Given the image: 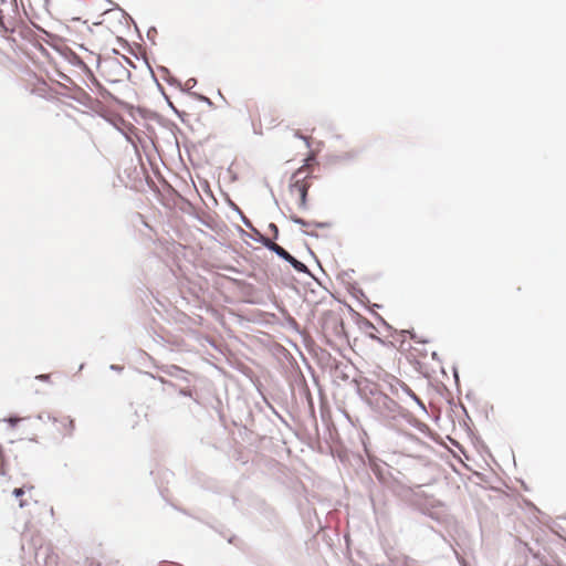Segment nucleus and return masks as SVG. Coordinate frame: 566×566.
Wrapping results in <instances>:
<instances>
[{
  "instance_id": "nucleus-5",
  "label": "nucleus",
  "mask_w": 566,
  "mask_h": 566,
  "mask_svg": "<svg viewBox=\"0 0 566 566\" xmlns=\"http://www.w3.org/2000/svg\"><path fill=\"white\" fill-rule=\"evenodd\" d=\"M160 370L169 377L184 380L187 382L189 381L188 376L190 373L177 365H166L161 367Z\"/></svg>"
},
{
  "instance_id": "nucleus-15",
  "label": "nucleus",
  "mask_w": 566,
  "mask_h": 566,
  "mask_svg": "<svg viewBox=\"0 0 566 566\" xmlns=\"http://www.w3.org/2000/svg\"><path fill=\"white\" fill-rule=\"evenodd\" d=\"M147 67H148L149 72H150V75H151L153 81H154V82H155V84H156L157 90L159 91V93H160V94L163 95V97L165 98V101H166L167 105L169 106V108H170V107H172V106H174V103L171 102L170 97H169V96H168V94L166 93V91H165L164 86L159 83V81H158V78L156 77V75H155V73H154V71H153V69H151V66H150V64H149V63H147Z\"/></svg>"
},
{
  "instance_id": "nucleus-48",
  "label": "nucleus",
  "mask_w": 566,
  "mask_h": 566,
  "mask_svg": "<svg viewBox=\"0 0 566 566\" xmlns=\"http://www.w3.org/2000/svg\"><path fill=\"white\" fill-rule=\"evenodd\" d=\"M111 370L113 371H116V373H122L124 370V366H120V365H116V364H112L109 365L108 367Z\"/></svg>"
},
{
  "instance_id": "nucleus-35",
  "label": "nucleus",
  "mask_w": 566,
  "mask_h": 566,
  "mask_svg": "<svg viewBox=\"0 0 566 566\" xmlns=\"http://www.w3.org/2000/svg\"><path fill=\"white\" fill-rule=\"evenodd\" d=\"M311 227L316 229H327L332 227V223L328 221H311Z\"/></svg>"
},
{
  "instance_id": "nucleus-64",
  "label": "nucleus",
  "mask_w": 566,
  "mask_h": 566,
  "mask_svg": "<svg viewBox=\"0 0 566 566\" xmlns=\"http://www.w3.org/2000/svg\"><path fill=\"white\" fill-rule=\"evenodd\" d=\"M431 357H432V359H434V360H438V361L440 360V358H439V356H438V353H437V352H432Z\"/></svg>"
},
{
  "instance_id": "nucleus-41",
  "label": "nucleus",
  "mask_w": 566,
  "mask_h": 566,
  "mask_svg": "<svg viewBox=\"0 0 566 566\" xmlns=\"http://www.w3.org/2000/svg\"><path fill=\"white\" fill-rule=\"evenodd\" d=\"M196 85H197V78L190 77L189 80H187V82L184 86H185V90L191 91Z\"/></svg>"
},
{
  "instance_id": "nucleus-40",
  "label": "nucleus",
  "mask_w": 566,
  "mask_h": 566,
  "mask_svg": "<svg viewBox=\"0 0 566 566\" xmlns=\"http://www.w3.org/2000/svg\"><path fill=\"white\" fill-rule=\"evenodd\" d=\"M240 220L243 222V224L248 228V229H252L253 227V223L251 222L250 219H248L245 217V214L241 211V214H238Z\"/></svg>"
},
{
  "instance_id": "nucleus-53",
  "label": "nucleus",
  "mask_w": 566,
  "mask_h": 566,
  "mask_svg": "<svg viewBox=\"0 0 566 566\" xmlns=\"http://www.w3.org/2000/svg\"><path fill=\"white\" fill-rule=\"evenodd\" d=\"M368 336H369V338L377 340L380 344H384V340L381 338H379L378 336H376V333L369 334Z\"/></svg>"
},
{
  "instance_id": "nucleus-21",
  "label": "nucleus",
  "mask_w": 566,
  "mask_h": 566,
  "mask_svg": "<svg viewBox=\"0 0 566 566\" xmlns=\"http://www.w3.org/2000/svg\"><path fill=\"white\" fill-rule=\"evenodd\" d=\"M105 1H106L107 3H109V4H112V6H113V7H112V10H118V11L122 13V15H123L127 21H129V22L134 23L136 31L139 33V29H138V27H137L136 22L134 21V19H133V18H132V17H130V15H129V14H128L124 9H123V8H120L117 3H115V2H114V1H112V0H105Z\"/></svg>"
},
{
  "instance_id": "nucleus-59",
  "label": "nucleus",
  "mask_w": 566,
  "mask_h": 566,
  "mask_svg": "<svg viewBox=\"0 0 566 566\" xmlns=\"http://www.w3.org/2000/svg\"><path fill=\"white\" fill-rule=\"evenodd\" d=\"M235 539H237V536H235V535H231V536H229V537L227 538V541H228V543H229V544H234Z\"/></svg>"
},
{
  "instance_id": "nucleus-62",
  "label": "nucleus",
  "mask_w": 566,
  "mask_h": 566,
  "mask_svg": "<svg viewBox=\"0 0 566 566\" xmlns=\"http://www.w3.org/2000/svg\"><path fill=\"white\" fill-rule=\"evenodd\" d=\"M415 560L407 557L406 560H405V566H411V563H413Z\"/></svg>"
},
{
  "instance_id": "nucleus-6",
  "label": "nucleus",
  "mask_w": 566,
  "mask_h": 566,
  "mask_svg": "<svg viewBox=\"0 0 566 566\" xmlns=\"http://www.w3.org/2000/svg\"><path fill=\"white\" fill-rule=\"evenodd\" d=\"M97 90H98L99 95L104 99L109 101V102L116 104L120 108H133V105H130V104L124 102L123 99L118 98L117 96H115L112 92H109L106 87H104L99 83L97 84Z\"/></svg>"
},
{
  "instance_id": "nucleus-24",
  "label": "nucleus",
  "mask_w": 566,
  "mask_h": 566,
  "mask_svg": "<svg viewBox=\"0 0 566 566\" xmlns=\"http://www.w3.org/2000/svg\"><path fill=\"white\" fill-rule=\"evenodd\" d=\"M185 94H188L189 96L193 97L195 99H197L199 102L206 103L210 107L213 106V102L203 94H200V93H197L193 91H188Z\"/></svg>"
},
{
  "instance_id": "nucleus-46",
  "label": "nucleus",
  "mask_w": 566,
  "mask_h": 566,
  "mask_svg": "<svg viewBox=\"0 0 566 566\" xmlns=\"http://www.w3.org/2000/svg\"><path fill=\"white\" fill-rule=\"evenodd\" d=\"M355 273L354 269H348L346 271H343L338 277H352V275Z\"/></svg>"
},
{
  "instance_id": "nucleus-9",
  "label": "nucleus",
  "mask_w": 566,
  "mask_h": 566,
  "mask_svg": "<svg viewBox=\"0 0 566 566\" xmlns=\"http://www.w3.org/2000/svg\"><path fill=\"white\" fill-rule=\"evenodd\" d=\"M63 54H64L65 59L69 61V63L72 64L73 66L80 67L83 71L88 70V66L84 63L82 57L78 54H76L74 51H72L71 49H69V48L64 49Z\"/></svg>"
},
{
  "instance_id": "nucleus-13",
  "label": "nucleus",
  "mask_w": 566,
  "mask_h": 566,
  "mask_svg": "<svg viewBox=\"0 0 566 566\" xmlns=\"http://www.w3.org/2000/svg\"><path fill=\"white\" fill-rule=\"evenodd\" d=\"M347 291L356 300H358L360 302L366 301V302L369 303V300H368L367 295L365 294L363 289L356 282L349 283L348 286H347Z\"/></svg>"
},
{
  "instance_id": "nucleus-27",
  "label": "nucleus",
  "mask_w": 566,
  "mask_h": 566,
  "mask_svg": "<svg viewBox=\"0 0 566 566\" xmlns=\"http://www.w3.org/2000/svg\"><path fill=\"white\" fill-rule=\"evenodd\" d=\"M390 378V381L386 382V388H384L385 390H388L391 395L394 396H398V390H399V385H397L394 380H392V377L394 376H388Z\"/></svg>"
},
{
  "instance_id": "nucleus-61",
  "label": "nucleus",
  "mask_w": 566,
  "mask_h": 566,
  "mask_svg": "<svg viewBox=\"0 0 566 566\" xmlns=\"http://www.w3.org/2000/svg\"><path fill=\"white\" fill-rule=\"evenodd\" d=\"M0 475L6 476L7 475V469L6 467H0Z\"/></svg>"
},
{
  "instance_id": "nucleus-22",
  "label": "nucleus",
  "mask_w": 566,
  "mask_h": 566,
  "mask_svg": "<svg viewBox=\"0 0 566 566\" xmlns=\"http://www.w3.org/2000/svg\"><path fill=\"white\" fill-rule=\"evenodd\" d=\"M387 392L385 389H382V391L378 395V397H376L374 400L369 401V405L368 407L377 413L381 402H382V399H385Z\"/></svg>"
},
{
  "instance_id": "nucleus-14",
  "label": "nucleus",
  "mask_w": 566,
  "mask_h": 566,
  "mask_svg": "<svg viewBox=\"0 0 566 566\" xmlns=\"http://www.w3.org/2000/svg\"><path fill=\"white\" fill-rule=\"evenodd\" d=\"M357 157L356 151H347L340 155H331L328 157L329 164H338L340 161H352Z\"/></svg>"
},
{
  "instance_id": "nucleus-1",
  "label": "nucleus",
  "mask_w": 566,
  "mask_h": 566,
  "mask_svg": "<svg viewBox=\"0 0 566 566\" xmlns=\"http://www.w3.org/2000/svg\"><path fill=\"white\" fill-rule=\"evenodd\" d=\"M352 382L355 385L357 396L367 406L369 401L374 400L382 391L384 387L369 378L359 377L354 378Z\"/></svg>"
},
{
  "instance_id": "nucleus-29",
  "label": "nucleus",
  "mask_w": 566,
  "mask_h": 566,
  "mask_svg": "<svg viewBox=\"0 0 566 566\" xmlns=\"http://www.w3.org/2000/svg\"><path fill=\"white\" fill-rule=\"evenodd\" d=\"M290 220L293 223L302 226V227H306V228L311 227V221H307V220H305V219H303V218H301V217H298L296 214L290 216Z\"/></svg>"
},
{
  "instance_id": "nucleus-33",
  "label": "nucleus",
  "mask_w": 566,
  "mask_h": 566,
  "mask_svg": "<svg viewBox=\"0 0 566 566\" xmlns=\"http://www.w3.org/2000/svg\"><path fill=\"white\" fill-rule=\"evenodd\" d=\"M220 269L231 272V273H235V274H241V275L244 274L243 270H241L237 266L230 265V264H223L220 266Z\"/></svg>"
},
{
  "instance_id": "nucleus-44",
  "label": "nucleus",
  "mask_w": 566,
  "mask_h": 566,
  "mask_svg": "<svg viewBox=\"0 0 566 566\" xmlns=\"http://www.w3.org/2000/svg\"><path fill=\"white\" fill-rule=\"evenodd\" d=\"M294 136H295L296 138H300V139L304 140V142H305V145H306V147H307V148H310V147H311V144H310L308 138H307V137H305V136H303V135L300 133V130H296V132H295V134H294Z\"/></svg>"
},
{
  "instance_id": "nucleus-54",
  "label": "nucleus",
  "mask_w": 566,
  "mask_h": 566,
  "mask_svg": "<svg viewBox=\"0 0 566 566\" xmlns=\"http://www.w3.org/2000/svg\"><path fill=\"white\" fill-rule=\"evenodd\" d=\"M158 70L164 74V75H169L170 71L168 67L166 66H158Z\"/></svg>"
},
{
  "instance_id": "nucleus-18",
  "label": "nucleus",
  "mask_w": 566,
  "mask_h": 566,
  "mask_svg": "<svg viewBox=\"0 0 566 566\" xmlns=\"http://www.w3.org/2000/svg\"><path fill=\"white\" fill-rule=\"evenodd\" d=\"M333 329H334V334L337 336V337H347V333H346V328H345V322L342 317H336L334 321H333Z\"/></svg>"
},
{
  "instance_id": "nucleus-36",
  "label": "nucleus",
  "mask_w": 566,
  "mask_h": 566,
  "mask_svg": "<svg viewBox=\"0 0 566 566\" xmlns=\"http://www.w3.org/2000/svg\"><path fill=\"white\" fill-rule=\"evenodd\" d=\"M156 34H157V29L156 27H150L148 30H147V39L150 41V43L153 45L156 44V41H155V38H156Z\"/></svg>"
},
{
  "instance_id": "nucleus-23",
  "label": "nucleus",
  "mask_w": 566,
  "mask_h": 566,
  "mask_svg": "<svg viewBox=\"0 0 566 566\" xmlns=\"http://www.w3.org/2000/svg\"><path fill=\"white\" fill-rule=\"evenodd\" d=\"M375 319L381 324L387 331L391 332L392 334L398 333L397 329H395L380 314L376 313L375 311H370Z\"/></svg>"
},
{
  "instance_id": "nucleus-49",
  "label": "nucleus",
  "mask_w": 566,
  "mask_h": 566,
  "mask_svg": "<svg viewBox=\"0 0 566 566\" xmlns=\"http://www.w3.org/2000/svg\"><path fill=\"white\" fill-rule=\"evenodd\" d=\"M50 378H51V375H49V374H41L35 377V379H38L40 381H45V382H48L50 380Z\"/></svg>"
},
{
  "instance_id": "nucleus-2",
  "label": "nucleus",
  "mask_w": 566,
  "mask_h": 566,
  "mask_svg": "<svg viewBox=\"0 0 566 566\" xmlns=\"http://www.w3.org/2000/svg\"><path fill=\"white\" fill-rule=\"evenodd\" d=\"M53 10L64 19L70 18L72 21H81V18L76 14L84 12L85 3L82 0L55 1Z\"/></svg>"
},
{
  "instance_id": "nucleus-16",
  "label": "nucleus",
  "mask_w": 566,
  "mask_h": 566,
  "mask_svg": "<svg viewBox=\"0 0 566 566\" xmlns=\"http://www.w3.org/2000/svg\"><path fill=\"white\" fill-rule=\"evenodd\" d=\"M251 231V234H249V238L253 241L260 243L262 247H266V244L270 242V238H268L265 234H263L260 230H258L254 226L252 229H249Z\"/></svg>"
},
{
  "instance_id": "nucleus-60",
  "label": "nucleus",
  "mask_w": 566,
  "mask_h": 566,
  "mask_svg": "<svg viewBox=\"0 0 566 566\" xmlns=\"http://www.w3.org/2000/svg\"><path fill=\"white\" fill-rule=\"evenodd\" d=\"M174 509H175V510H177V511H179V512H181V513H182V514H185V515H189V516H190V514H189L186 510H184V509H180V507H178V506H176V505H174Z\"/></svg>"
},
{
  "instance_id": "nucleus-8",
  "label": "nucleus",
  "mask_w": 566,
  "mask_h": 566,
  "mask_svg": "<svg viewBox=\"0 0 566 566\" xmlns=\"http://www.w3.org/2000/svg\"><path fill=\"white\" fill-rule=\"evenodd\" d=\"M392 380L399 385L400 389L408 395L418 406L419 408L427 413L426 406L423 401L411 390L409 386H407L403 381L398 379L397 377H392Z\"/></svg>"
},
{
  "instance_id": "nucleus-4",
  "label": "nucleus",
  "mask_w": 566,
  "mask_h": 566,
  "mask_svg": "<svg viewBox=\"0 0 566 566\" xmlns=\"http://www.w3.org/2000/svg\"><path fill=\"white\" fill-rule=\"evenodd\" d=\"M305 165L306 163H304L303 166H301L300 168H297L291 179L293 180V182L290 184V191L293 192L294 190L298 192V195L301 193L302 189H306L308 191V188H310V185L306 184L305 181L307 179H310L312 177L311 174H305Z\"/></svg>"
},
{
  "instance_id": "nucleus-43",
  "label": "nucleus",
  "mask_w": 566,
  "mask_h": 566,
  "mask_svg": "<svg viewBox=\"0 0 566 566\" xmlns=\"http://www.w3.org/2000/svg\"><path fill=\"white\" fill-rule=\"evenodd\" d=\"M145 374L147 376L151 377L153 379L158 380L163 386H164V381H169L168 379H166V378H164L161 376H156V375H154L151 373H148V371H146Z\"/></svg>"
},
{
  "instance_id": "nucleus-32",
  "label": "nucleus",
  "mask_w": 566,
  "mask_h": 566,
  "mask_svg": "<svg viewBox=\"0 0 566 566\" xmlns=\"http://www.w3.org/2000/svg\"><path fill=\"white\" fill-rule=\"evenodd\" d=\"M64 428L67 430V436H72L74 429H75V421L74 419L67 417L65 419Z\"/></svg>"
},
{
  "instance_id": "nucleus-37",
  "label": "nucleus",
  "mask_w": 566,
  "mask_h": 566,
  "mask_svg": "<svg viewBox=\"0 0 566 566\" xmlns=\"http://www.w3.org/2000/svg\"><path fill=\"white\" fill-rule=\"evenodd\" d=\"M304 394L306 396V399H307V402H308V406H310L311 410L314 411L313 397H312L311 391H310V389H308L306 384L304 385Z\"/></svg>"
},
{
  "instance_id": "nucleus-55",
  "label": "nucleus",
  "mask_w": 566,
  "mask_h": 566,
  "mask_svg": "<svg viewBox=\"0 0 566 566\" xmlns=\"http://www.w3.org/2000/svg\"><path fill=\"white\" fill-rule=\"evenodd\" d=\"M237 231L241 237H249V233H247L240 226H237Z\"/></svg>"
},
{
  "instance_id": "nucleus-11",
  "label": "nucleus",
  "mask_w": 566,
  "mask_h": 566,
  "mask_svg": "<svg viewBox=\"0 0 566 566\" xmlns=\"http://www.w3.org/2000/svg\"><path fill=\"white\" fill-rule=\"evenodd\" d=\"M226 279L235 285L243 294L250 295L254 291V285L241 279L226 276Z\"/></svg>"
},
{
  "instance_id": "nucleus-51",
  "label": "nucleus",
  "mask_w": 566,
  "mask_h": 566,
  "mask_svg": "<svg viewBox=\"0 0 566 566\" xmlns=\"http://www.w3.org/2000/svg\"><path fill=\"white\" fill-rule=\"evenodd\" d=\"M0 467H7V457L4 450H2V453H0Z\"/></svg>"
},
{
  "instance_id": "nucleus-31",
  "label": "nucleus",
  "mask_w": 566,
  "mask_h": 566,
  "mask_svg": "<svg viewBox=\"0 0 566 566\" xmlns=\"http://www.w3.org/2000/svg\"><path fill=\"white\" fill-rule=\"evenodd\" d=\"M268 229H269V231L272 233V240H271V241H274V242H275L276 240H279V238H280V230H279V227H277L275 223L270 222V223L268 224Z\"/></svg>"
},
{
  "instance_id": "nucleus-58",
  "label": "nucleus",
  "mask_w": 566,
  "mask_h": 566,
  "mask_svg": "<svg viewBox=\"0 0 566 566\" xmlns=\"http://www.w3.org/2000/svg\"><path fill=\"white\" fill-rule=\"evenodd\" d=\"M273 412L277 416V418H279V419H280V420H281L285 426H287V427H289V424H287L286 420H285V419L280 415V413H277L274 409H273Z\"/></svg>"
},
{
  "instance_id": "nucleus-45",
  "label": "nucleus",
  "mask_w": 566,
  "mask_h": 566,
  "mask_svg": "<svg viewBox=\"0 0 566 566\" xmlns=\"http://www.w3.org/2000/svg\"><path fill=\"white\" fill-rule=\"evenodd\" d=\"M306 248L308 251V255H311L315 260V262L317 263L319 269L323 271V268H322L321 262H319L318 258L316 256V254L312 251V249L308 245H306Z\"/></svg>"
},
{
  "instance_id": "nucleus-20",
  "label": "nucleus",
  "mask_w": 566,
  "mask_h": 566,
  "mask_svg": "<svg viewBox=\"0 0 566 566\" xmlns=\"http://www.w3.org/2000/svg\"><path fill=\"white\" fill-rule=\"evenodd\" d=\"M164 80L168 85L179 88L180 92H182V93L188 92L187 90H185V86L181 83V81L179 78H177L176 76H174L171 73H169V75H165Z\"/></svg>"
},
{
  "instance_id": "nucleus-52",
  "label": "nucleus",
  "mask_w": 566,
  "mask_h": 566,
  "mask_svg": "<svg viewBox=\"0 0 566 566\" xmlns=\"http://www.w3.org/2000/svg\"><path fill=\"white\" fill-rule=\"evenodd\" d=\"M368 336H369V338L377 340L380 344H384V340L381 338H379L378 336H376V333L369 334Z\"/></svg>"
},
{
  "instance_id": "nucleus-25",
  "label": "nucleus",
  "mask_w": 566,
  "mask_h": 566,
  "mask_svg": "<svg viewBox=\"0 0 566 566\" xmlns=\"http://www.w3.org/2000/svg\"><path fill=\"white\" fill-rule=\"evenodd\" d=\"M397 334H400L402 336H406L408 335L411 339H413L416 343H422V344H426L428 343V339H420L418 338L416 332L411 328V329H401V331H398Z\"/></svg>"
},
{
  "instance_id": "nucleus-17",
  "label": "nucleus",
  "mask_w": 566,
  "mask_h": 566,
  "mask_svg": "<svg viewBox=\"0 0 566 566\" xmlns=\"http://www.w3.org/2000/svg\"><path fill=\"white\" fill-rule=\"evenodd\" d=\"M350 312L356 316V323L359 326L360 329L369 331V329H376L375 325L367 319L366 317L361 316L357 312H355L352 307H349Z\"/></svg>"
},
{
  "instance_id": "nucleus-19",
  "label": "nucleus",
  "mask_w": 566,
  "mask_h": 566,
  "mask_svg": "<svg viewBox=\"0 0 566 566\" xmlns=\"http://www.w3.org/2000/svg\"><path fill=\"white\" fill-rule=\"evenodd\" d=\"M48 548H43V547H39L36 551H35V563L36 565H41V564H44V565H48L49 564V554H48Z\"/></svg>"
},
{
  "instance_id": "nucleus-3",
  "label": "nucleus",
  "mask_w": 566,
  "mask_h": 566,
  "mask_svg": "<svg viewBox=\"0 0 566 566\" xmlns=\"http://www.w3.org/2000/svg\"><path fill=\"white\" fill-rule=\"evenodd\" d=\"M401 410V406L387 394L385 399H382L377 413L387 419H396L400 415Z\"/></svg>"
},
{
  "instance_id": "nucleus-38",
  "label": "nucleus",
  "mask_w": 566,
  "mask_h": 566,
  "mask_svg": "<svg viewBox=\"0 0 566 566\" xmlns=\"http://www.w3.org/2000/svg\"><path fill=\"white\" fill-rule=\"evenodd\" d=\"M170 109L180 118V120L184 124L186 123V119H185V117L187 116L186 112L179 111L175 105L172 107H170Z\"/></svg>"
},
{
  "instance_id": "nucleus-63",
  "label": "nucleus",
  "mask_w": 566,
  "mask_h": 566,
  "mask_svg": "<svg viewBox=\"0 0 566 566\" xmlns=\"http://www.w3.org/2000/svg\"><path fill=\"white\" fill-rule=\"evenodd\" d=\"M27 504H28V503H27V501H25V500H20V502H19V506H20L21 509L25 507V506H27Z\"/></svg>"
},
{
  "instance_id": "nucleus-50",
  "label": "nucleus",
  "mask_w": 566,
  "mask_h": 566,
  "mask_svg": "<svg viewBox=\"0 0 566 566\" xmlns=\"http://www.w3.org/2000/svg\"><path fill=\"white\" fill-rule=\"evenodd\" d=\"M302 233L304 235H307V237H311V238H315L317 239L319 237V234L315 231H307V230H303Z\"/></svg>"
},
{
  "instance_id": "nucleus-39",
  "label": "nucleus",
  "mask_w": 566,
  "mask_h": 566,
  "mask_svg": "<svg viewBox=\"0 0 566 566\" xmlns=\"http://www.w3.org/2000/svg\"><path fill=\"white\" fill-rule=\"evenodd\" d=\"M227 203L237 214H241L242 210L228 196H227Z\"/></svg>"
},
{
  "instance_id": "nucleus-56",
  "label": "nucleus",
  "mask_w": 566,
  "mask_h": 566,
  "mask_svg": "<svg viewBox=\"0 0 566 566\" xmlns=\"http://www.w3.org/2000/svg\"><path fill=\"white\" fill-rule=\"evenodd\" d=\"M44 1V6L45 8L49 10V8H52L53 9V3L55 2V0H43Z\"/></svg>"
},
{
  "instance_id": "nucleus-7",
  "label": "nucleus",
  "mask_w": 566,
  "mask_h": 566,
  "mask_svg": "<svg viewBox=\"0 0 566 566\" xmlns=\"http://www.w3.org/2000/svg\"><path fill=\"white\" fill-rule=\"evenodd\" d=\"M286 262L298 273L306 274L307 276L312 277L314 281H316L319 284L318 279L312 273V271L308 269V266L303 263L302 261L297 260L294 255L291 254V256L286 260Z\"/></svg>"
},
{
  "instance_id": "nucleus-28",
  "label": "nucleus",
  "mask_w": 566,
  "mask_h": 566,
  "mask_svg": "<svg viewBox=\"0 0 566 566\" xmlns=\"http://www.w3.org/2000/svg\"><path fill=\"white\" fill-rule=\"evenodd\" d=\"M33 488V485H23L21 488H15L12 491V496H14L15 499H21L25 494V490H32Z\"/></svg>"
},
{
  "instance_id": "nucleus-12",
  "label": "nucleus",
  "mask_w": 566,
  "mask_h": 566,
  "mask_svg": "<svg viewBox=\"0 0 566 566\" xmlns=\"http://www.w3.org/2000/svg\"><path fill=\"white\" fill-rule=\"evenodd\" d=\"M266 250L274 253L276 256H279L281 260L285 261L291 256V253L286 251L281 245L276 244L274 241H271L265 247Z\"/></svg>"
},
{
  "instance_id": "nucleus-10",
  "label": "nucleus",
  "mask_w": 566,
  "mask_h": 566,
  "mask_svg": "<svg viewBox=\"0 0 566 566\" xmlns=\"http://www.w3.org/2000/svg\"><path fill=\"white\" fill-rule=\"evenodd\" d=\"M125 109L128 111L130 116H134L133 113L137 112L145 119H150V120H159L160 119V115L157 112L150 111L146 107L133 106V108H125Z\"/></svg>"
},
{
  "instance_id": "nucleus-34",
  "label": "nucleus",
  "mask_w": 566,
  "mask_h": 566,
  "mask_svg": "<svg viewBox=\"0 0 566 566\" xmlns=\"http://www.w3.org/2000/svg\"><path fill=\"white\" fill-rule=\"evenodd\" d=\"M179 396H182V397H189V398H192L193 397V390L186 387V388H182V387H178L177 391H176Z\"/></svg>"
},
{
  "instance_id": "nucleus-26",
  "label": "nucleus",
  "mask_w": 566,
  "mask_h": 566,
  "mask_svg": "<svg viewBox=\"0 0 566 566\" xmlns=\"http://www.w3.org/2000/svg\"><path fill=\"white\" fill-rule=\"evenodd\" d=\"M298 196H300L298 208L301 210H307V208H308V206H307L308 191L306 189H302V191Z\"/></svg>"
},
{
  "instance_id": "nucleus-47",
  "label": "nucleus",
  "mask_w": 566,
  "mask_h": 566,
  "mask_svg": "<svg viewBox=\"0 0 566 566\" xmlns=\"http://www.w3.org/2000/svg\"><path fill=\"white\" fill-rule=\"evenodd\" d=\"M201 187H202V189H203L208 195H210V196L212 197V191H211L210 186H209V182H208L207 180H203V181L201 182Z\"/></svg>"
},
{
  "instance_id": "nucleus-57",
  "label": "nucleus",
  "mask_w": 566,
  "mask_h": 566,
  "mask_svg": "<svg viewBox=\"0 0 566 566\" xmlns=\"http://www.w3.org/2000/svg\"><path fill=\"white\" fill-rule=\"evenodd\" d=\"M228 172L231 174V180L232 181L238 179V175L231 170V167L228 168Z\"/></svg>"
},
{
  "instance_id": "nucleus-30",
  "label": "nucleus",
  "mask_w": 566,
  "mask_h": 566,
  "mask_svg": "<svg viewBox=\"0 0 566 566\" xmlns=\"http://www.w3.org/2000/svg\"><path fill=\"white\" fill-rule=\"evenodd\" d=\"M177 389H178V386L169 380V381H164V387L161 388V391L165 394H171V392H176Z\"/></svg>"
},
{
  "instance_id": "nucleus-42",
  "label": "nucleus",
  "mask_w": 566,
  "mask_h": 566,
  "mask_svg": "<svg viewBox=\"0 0 566 566\" xmlns=\"http://www.w3.org/2000/svg\"><path fill=\"white\" fill-rule=\"evenodd\" d=\"M452 374H453L454 382L458 387V391H460V377H459V371H458L457 367L452 368Z\"/></svg>"
}]
</instances>
